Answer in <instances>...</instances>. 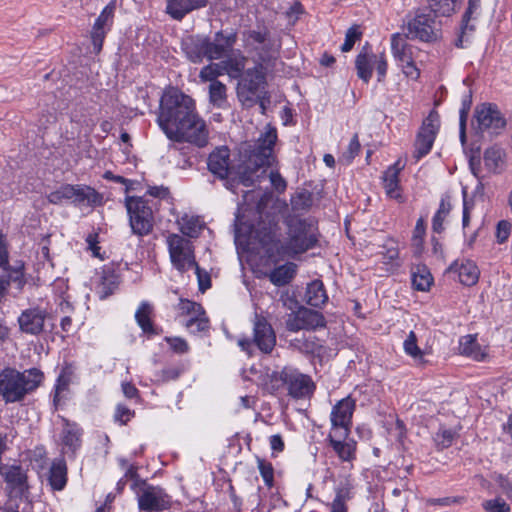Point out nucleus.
<instances>
[{
    "mask_svg": "<svg viewBox=\"0 0 512 512\" xmlns=\"http://www.w3.org/2000/svg\"><path fill=\"white\" fill-rule=\"evenodd\" d=\"M276 141V128L267 125L266 131L255 142L242 143L239 150L240 164L235 169V177L230 178L234 169L230 166V150L227 146L218 147L210 153L208 170L217 178L225 180V187L229 190H234L238 184L250 187L273 165Z\"/></svg>",
    "mask_w": 512,
    "mask_h": 512,
    "instance_id": "1",
    "label": "nucleus"
},
{
    "mask_svg": "<svg viewBox=\"0 0 512 512\" xmlns=\"http://www.w3.org/2000/svg\"><path fill=\"white\" fill-rule=\"evenodd\" d=\"M157 123L171 141L199 148L208 144L209 132L196 112L195 101L177 88L171 87L161 96Z\"/></svg>",
    "mask_w": 512,
    "mask_h": 512,
    "instance_id": "2",
    "label": "nucleus"
},
{
    "mask_svg": "<svg viewBox=\"0 0 512 512\" xmlns=\"http://www.w3.org/2000/svg\"><path fill=\"white\" fill-rule=\"evenodd\" d=\"M44 374L37 368L19 371L6 367L0 371V399L6 404L21 402L42 383Z\"/></svg>",
    "mask_w": 512,
    "mask_h": 512,
    "instance_id": "3",
    "label": "nucleus"
},
{
    "mask_svg": "<svg viewBox=\"0 0 512 512\" xmlns=\"http://www.w3.org/2000/svg\"><path fill=\"white\" fill-rule=\"evenodd\" d=\"M266 77L262 65L245 70L239 79L236 94L242 107L250 109L256 105L259 94L265 92Z\"/></svg>",
    "mask_w": 512,
    "mask_h": 512,
    "instance_id": "4",
    "label": "nucleus"
},
{
    "mask_svg": "<svg viewBox=\"0 0 512 512\" xmlns=\"http://www.w3.org/2000/svg\"><path fill=\"white\" fill-rule=\"evenodd\" d=\"M125 207L132 233L140 237L150 234L154 226V216L148 201L143 197L127 196Z\"/></svg>",
    "mask_w": 512,
    "mask_h": 512,
    "instance_id": "5",
    "label": "nucleus"
},
{
    "mask_svg": "<svg viewBox=\"0 0 512 512\" xmlns=\"http://www.w3.org/2000/svg\"><path fill=\"white\" fill-rule=\"evenodd\" d=\"M47 199L55 205L62 203L63 200H71L76 205L86 203L89 206H97L102 204L103 196L90 186L64 184L51 192Z\"/></svg>",
    "mask_w": 512,
    "mask_h": 512,
    "instance_id": "6",
    "label": "nucleus"
},
{
    "mask_svg": "<svg viewBox=\"0 0 512 512\" xmlns=\"http://www.w3.org/2000/svg\"><path fill=\"white\" fill-rule=\"evenodd\" d=\"M272 381H280L286 386L288 395L294 399H302L310 396L315 385L312 379L298 370L285 367L280 372H273Z\"/></svg>",
    "mask_w": 512,
    "mask_h": 512,
    "instance_id": "7",
    "label": "nucleus"
},
{
    "mask_svg": "<svg viewBox=\"0 0 512 512\" xmlns=\"http://www.w3.org/2000/svg\"><path fill=\"white\" fill-rule=\"evenodd\" d=\"M435 14L419 9L415 17L407 24L406 38L418 39L423 42H433L439 38Z\"/></svg>",
    "mask_w": 512,
    "mask_h": 512,
    "instance_id": "8",
    "label": "nucleus"
},
{
    "mask_svg": "<svg viewBox=\"0 0 512 512\" xmlns=\"http://www.w3.org/2000/svg\"><path fill=\"white\" fill-rule=\"evenodd\" d=\"M171 262L180 272H185L196 265L192 244L178 234H171L167 239Z\"/></svg>",
    "mask_w": 512,
    "mask_h": 512,
    "instance_id": "9",
    "label": "nucleus"
},
{
    "mask_svg": "<svg viewBox=\"0 0 512 512\" xmlns=\"http://www.w3.org/2000/svg\"><path fill=\"white\" fill-rule=\"evenodd\" d=\"M439 127L440 116L436 110H431L429 115L423 120L416 136L414 157L417 160L430 152L439 131Z\"/></svg>",
    "mask_w": 512,
    "mask_h": 512,
    "instance_id": "10",
    "label": "nucleus"
},
{
    "mask_svg": "<svg viewBox=\"0 0 512 512\" xmlns=\"http://www.w3.org/2000/svg\"><path fill=\"white\" fill-rule=\"evenodd\" d=\"M312 226L305 219H299L289 225V241L287 248L294 254L304 253L317 243L316 235L311 232Z\"/></svg>",
    "mask_w": 512,
    "mask_h": 512,
    "instance_id": "11",
    "label": "nucleus"
},
{
    "mask_svg": "<svg viewBox=\"0 0 512 512\" xmlns=\"http://www.w3.org/2000/svg\"><path fill=\"white\" fill-rule=\"evenodd\" d=\"M355 407V400L351 396L341 399L333 406L331 411V431L339 432V438H348Z\"/></svg>",
    "mask_w": 512,
    "mask_h": 512,
    "instance_id": "12",
    "label": "nucleus"
},
{
    "mask_svg": "<svg viewBox=\"0 0 512 512\" xmlns=\"http://www.w3.org/2000/svg\"><path fill=\"white\" fill-rule=\"evenodd\" d=\"M475 118L478 129L490 134H498L506 125V120L498 109L497 105L484 103L475 109Z\"/></svg>",
    "mask_w": 512,
    "mask_h": 512,
    "instance_id": "13",
    "label": "nucleus"
},
{
    "mask_svg": "<svg viewBox=\"0 0 512 512\" xmlns=\"http://www.w3.org/2000/svg\"><path fill=\"white\" fill-rule=\"evenodd\" d=\"M48 316L47 310L39 306L23 310L17 319L20 332L32 336L42 334Z\"/></svg>",
    "mask_w": 512,
    "mask_h": 512,
    "instance_id": "14",
    "label": "nucleus"
},
{
    "mask_svg": "<svg viewBox=\"0 0 512 512\" xmlns=\"http://www.w3.org/2000/svg\"><path fill=\"white\" fill-rule=\"evenodd\" d=\"M116 4L114 1L110 2L100 13L96 19L91 30V41L93 50L96 54L100 53L103 47V42L108 31H110L114 22V13Z\"/></svg>",
    "mask_w": 512,
    "mask_h": 512,
    "instance_id": "15",
    "label": "nucleus"
},
{
    "mask_svg": "<svg viewBox=\"0 0 512 512\" xmlns=\"http://www.w3.org/2000/svg\"><path fill=\"white\" fill-rule=\"evenodd\" d=\"M171 498L160 487L146 486L138 498L140 510L159 512L171 507Z\"/></svg>",
    "mask_w": 512,
    "mask_h": 512,
    "instance_id": "16",
    "label": "nucleus"
},
{
    "mask_svg": "<svg viewBox=\"0 0 512 512\" xmlns=\"http://www.w3.org/2000/svg\"><path fill=\"white\" fill-rule=\"evenodd\" d=\"M253 342L264 354H270L276 345V335L271 324L259 315L254 320Z\"/></svg>",
    "mask_w": 512,
    "mask_h": 512,
    "instance_id": "17",
    "label": "nucleus"
},
{
    "mask_svg": "<svg viewBox=\"0 0 512 512\" xmlns=\"http://www.w3.org/2000/svg\"><path fill=\"white\" fill-rule=\"evenodd\" d=\"M237 42V33L231 30H220L209 38L210 61L227 56Z\"/></svg>",
    "mask_w": 512,
    "mask_h": 512,
    "instance_id": "18",
    "label": "nucleus"
},
{
    "mask_svg": "<svg viewBox=\"0 0 512 512\" xmlns=\"http://www.w3.org/2000/svg\"><path fill=\"white\" fill-rule=\"evenodd\" d=\"M182 49L193 63H201L204 58L210 60L209 37L190 35L183 39Z\"/></svg>",
    "mask_w": 512,
    "mask_h": 512,
    "instance_id": "19",
    "label": "nucleus"
},
{
    "mask_svg": "<svg viewBox=\"0 0 512 512\" xmlns=\"http://www.w3.org/2000/svg\"><path fill=\"white\" fill-rule=\"evenodd\" d=\"M208 0H167L166 13L174 20L181 21L187 14L203 8Z\"/></svg>",
    "mask_w": 512,
    "mask_h": 512,
    "instance_id": "20",
    "label": "nucleus"
},
{
    "mask_svg": "<svg viewBox=\"0 0 512 512\" xmlns=\"http://www.w3.org/2000/svg\"><path fill=\"white\" fill-rule=\"evenodd\" d=\"M339 432L331 431L327 437L329 445L333 448L340 460L351 462L356 457V442L346 441L347 438H339Z\"/></svg>",
    "mask_w": 512,
    "mask_h": 512,
    "instance_id": "21",
    "label": "nucleus"
},
{
    "mask_svg": "<svg viewBox=\"0 0 512 512\" xmlns=\"http://www.w3.org/2000/svg\"><path fill=\"white\" fill-rule=\"evenodd\" d=\"M120 284V276L112 266H104L101 273V279L96 287L100 299H106L111 296Z\"/></svg>",
    "mask_w": 512,
    "mask_h": 512,
    "instance_id": "22",
    "label": "nucleus"
},
{
    "mask_svg": "<svg viewBox=\"0 0 512 512\" xmlns=\"http://www.w3.org/2000/svg\"><path fill=\"white\" fill-rule=\"evenodd\" d=\"M406 39L405 35L402 36L399 33L393 34L391 37L393 56L401 66L409 62L411 63L414 60V53L416 51V48L408 44Z\"/></svg>",
    "mask_w": 512,
    "mask_h": 512,
    "instance_id": "23",
    "label": "nucleus"
},
{
    "mask_svg": "<svg viewBox=\"0 0 512 512\" xmlns=\"http://www.w3.org/2000/svg\"><path fill=\"white\" fill-rule=\"evenodd\" d=\"M154 314L153 306L144 301L138 307L135 313V320L142 332L147 336L159 335L161 333V329H158L152 320V316Z\"/></svg>",
    "mask_w": 512,
    "mask_h": 512,
    "instance_id": "24",
    "label": "nucleus"
},
{
    "mask_svg": "<svg viewBox=\"0 0 512 512\" xmlns=\"http://www.w3.org/2000/svg\"><path fill=\"white\" fill-rule=\"evenodd\" d=\"M64 427L62 430V443L64 449H67L74 456L76 451L80 448L82 440V429L68 419L63 418Z\"/></svg>",
    "mask_w": 512,
    "mask_h": 512,
    "instance_id": "25",
    "label": "nucleus"
},
{
    "mask_svg": "<svg viewBox=\"0 0 512 512\" xmlns=\"http://www.w3.org/2000/svg\"><path fill=\"white\" fill-rule=\"evenodd\" d=\"M377 55H369L367 52V45L363 47L362 51L357 55L355 60V67L357 70V76L368 83L372 77L374 59Z\"/></svg>",
    "mask_w": 512,
    "mask_h": 512,
    "instance_id": "26",
    "label": "nucleus"
},
{
    "mask_svg": "<svg viewBox=\"0 0 512 512\" xmlns=\"http://www.w3.org/2000/svg\"><path fill=\"white\" fill-rule=\"evenodd\" d=\"M449 270L457 272L459 281L466 286L475 285L479 278L478 267L472 261H466L461 265L453 263L449 267Z\"/></svg>",
    "mask_w": 512,
    "mask_h": 512,
    "instance_id": "27",
    "label": "nucleus"
},
{
    "mask_svg": "<svg viewBox=\"0 0 512 512\" xmlns=\"http://www.w3.org/2000/svg\"><path fill=\"white\" fill-rule=\"evenodd\" d=\"M399 162L390 166L384 173L383 182L386 194L390 198L401 199L402 196L399 193V172L402 167H399Z\"/></svg>",
    "mask_w": 512,
    "mask_h": 512,
    "instance_id": "28",
    "label": "nucleus"
},
{
    "mask_svg": "<svg viewBox=\"0 0 512 512\" xmlns=\"http://www.w3.org/2000/svg\"><path fill=\"white\" fill-rule=\"evenodd\" d=\"M305 300L312 307H320L327 302L328 296L322 281L314 280L308 284Z\"/></svg>",
    "mask_w": 512,
    "mask_h": 512,
    "instance_id": "29",
    "label": "nucleus"
},
{
    "mask_svg": "<svg viewBox=\"0 0 512 512\" xmlns=\"http://www.w3.org/2000/svg\"><path fill=\"white\" fill-rule=\"evenodd\" d=\"M5 482L12 488L18 489L21 493H23L27 488V475L21 468V466L13 465L10 466L3 473Z\"/></svg>",
    "mask_w": 512,
    "mask_h": 512,
    "instance_id": "30",
    "label": "nucleus"
},
{
    "mask_svg": "<svg viewBox=\"0 0 512 512\" xmlns=\"http://www.w3.org/2000/svg\"><path fill=\"white\" fill-rule=\"evenodd\" d=\"M49 484L53 490H63L67 483V467L64 461L53 462L49 471Z\"/></svg>",
    "mask_w": 512,
    "mask_h": 512,
    "instance_id": "31",
    "label": "nucleus"
},
{
    "mask_svg": "<svg viewBox=\"0 0 512 512\" xmlns=\"http://www.w3.org/2000/svg\"><path fill=\"white\" fill-rule=\"evenodd\" d=\"M303 330H316L326 326L324 315L316 310L300 307Z\"/></svg>",
    "mask_w": 512,
    "mask_h": 512,
    "instance_id": "32",
    "label": "nucleus"
},
{
    "mask_svg": "<svg viewBox=\"0 0 512 512\" xmlns=\"http://www.w3.org/2000/svg\"><path fill=\"white\" fill-rule=\"evenodd\" d=\"M269 256L274 254V248L279 251L278 240L276 239V232L273 226H264L256 230L255 236Z\"/></svg>",
    "mask_w": 512,
    "mask_h": 512,
    "instance_id": "33",
    "label": "nucleus"
},
{
    "mask_svg": "<svg viewBox=\"0 0 512 512\" xmlns=\"http://www.w3.org/2000/svg\"><path fill=\"white\" fill-rule=\"evenodd\" d=\"M459 350L462 355L472 357L477 361H481L485 356L476 337L472 335H466L460 339Z\"/></svg>",
    "mask_w": 512,
    "mask_h": 512,
    "instance_id": "34",
    "label": "nucleus"
},
{
    "mask_svg": "<svg viewBox=\"0 0 512 512\" xmlns=\"http://www.w3.org/2000/svg\"><path fill=\"white\" fill-rule=\"evenodd\" d=\"M295 274V265L293 263L276 267L269 275L270 281L276 286L288 284Z\"/></svg>",
    "mask_w": 512,
    "mask_h": 512,
    "instance_id": "35",
    "label": "nucleus"
},
{
    "mask_svg": "<svg viewBox=\"0 0 512 512\" xmlns=\"http://www.w3.org/2000/svg\"><path fill=\"white\" fill-rule=\"evenodd\" d=\"M433 283V277L425 266H417L412 272V285L418 291H427Z\"/></svg>",
    "mask_w": 512,
    "mask_h": 512,
    "instance_id": "36",
    "label": "nucleus"
},
{
    "mask_svg": "<svg viewBox=\"0 0 512 512\" xmlns=\"http://www.w3.org/2000/svg\"><path fill=\"white\" fill-rule=\"evenodd\" d=\"M451 208L449 196L442 197L439 208L432 219V229L435 233H441L444 230L443 223Z\"/></svg>",
    "mask_w": 512,
    "mask_h": 512,
    "instance_id": "37",
    "label": "nucleus"
},
{
    "mask_svg": "<svg viewBox=\"0 0 512 512\" xmlns=\"http://www.w3.org/2000/svg\"><path fill=\"white\" fill-rule=\"evenodd\" d=\"M225 65V73L231 78L240 79L245 72L246 58L241 57H228L222 61Z\"/></svg>",
    "mask_w": 512,
    "mask_h": 512,
    "instance_id": "38",
    "label": "nucleus"
},
{
    "mask_svg": "<svg viewBox=\"0 0 512 512\" xmlns=\"http://www.w3.org/2000/svg\"><path fill=\"white\" fill-rule=\"evenodd\" d=\"M455 0H427L428 10L435 16H450L455 11Z\"/></svg>",
    "mask_w": 512,
    "mask_h": 512,
    "instance_id": "39",
    "label": "nucleus"
},
{
    "mask_svg": "<svg viewBox=\"0 0 512 512\" xmlns=\"http://www.w3.org/2000/svg\"><path fill=\"white\" fill-rule=\"evenodd\" d=\"M485 166L492 172H498L503 165V151L497 147L486 149L484 153Z\"/></svg>",
    "mask_w": 512,
    "mask_h": 512,
    "instance_id": "40",
    "label": "nucleus"
},
{
    "mask_svg": "<svg viewBox=\"0 0 512 512\" xmlns=\"http://www.w3.org/2000/svg\"><path fill=\"white\" fill-rule=\"evenodd\" d=\"M224 74H225V65L221 61L219 63H210V64L204 66L199 73V78L203 82L209 81L212 83L214 81H218L217 77L224 75Z\"/></svg>",
    "mask_w": 512,
    "mask_h": 512,
    "instance_id": "41",
    "label": "nucleus"
},
{
    "mask_svg": "<svg viewBox=\"0 0 512 512\" xmlns=\"http://www.w3.org/2000/svg\"><path fill=\"white\" fill-rule=\"evenodd\" d=\"M227 88L225 84L220 81H214L209 85V100L210 102L217 107H222L226 101Z\"/></svg>",
    "mask_w": 512,
    "mask_h": 512,
    "instance_id": "42",
    "label": "nucleus"
},
{
    "mask_svg": "<svg viewBox=\"0 0 512 512\" xmlns=\"http://www.w3.org/2000/svg\"><path fill=\"white\" fill-rule=\"evenodd\" d=\"M203 228V224L201 223L199 217H188L185 216L182 218L181 223V232L191 238L198 237L200 231Z\"/></svg>",
    "mask_w": 512,
    "mask_h": 512,
    "instance_id": "43",
    "label": "nucleus"
},
{
    "mask_svg": "<svg viewBox=\"0 0 512 512\" xmlns=\"http://www.w3.org/2000/svg\"><path fill=\"white\" fill-rule=\"evenodd\" d=\"M312 196L311 193L304 190L296 193L291 198V206L294 211H304L311 207Z\"/></svg>",
    "mask_w": 512,
    "mask_h": 512,
    "instance_id": "44",
    "label": "nucleus"
},
{
    "mask_svg": "<svg viewBox=\"0 0 512 512\" xmlns=\"http://www.w3.org/2000/svg\"><path fill=\"white\" fill-rule=\"evenodd\" d=\"M187 329H189L192 333H198L207 331L209 329V320L204 315H196L192 316L185 323Z\"/></svg>",
    "mask_w": 512,
    "mask_h": 512,
    "instance_id": "45",
    "label": "nucleus"
},
{
    "mask_svg": "<svg viewBox=\"0 0 512 512\" xmlns=\"http://www.w3.org/2000/svg\"><path fill=\"white\" fill-rule=\"evenodd\" d=\"M259 472L267 487L271 488L274 484V468L272 464L264 459L257 458Z\"/></svg>",
    "mask_w": 512,
    "mask_h": 512,
    "instance_id": "46",
    "label": "nucleus"
},
{
    "mask_svg": "<svg viewBox=\"0 0 512 512\" xmlns=\"http://www.w3.org/2000/svg\"><path fill=\"white\" fill-rule=\"evenodd\" d=\"M404 350L414 359H422L423 357V352L417 345V336L413 331L409 333L408 337L404 341Z\"/></svg>",
    "mask_w": 512,
    "mask_h": 512,
    "instance_id": "47",
    "label": "nucleus"
},
{
    "mask_svg": "<svg viewBox=\"0 0 512 512\" xmlns=\"http://www.w3.org/2000/svg\"><path fill=\"white\" fill-rule=\"evenodd\" d=\"M486 512H510V506L502 498L486 500L482 504Z\"/></svg>",
    "mask_w": 512,
    "mask_h": 512,
    "instance_id": "48",
    "label": "nucleus"
},
{
    "mask_svg": "<svg viewBox=\"0 0 512 512\" xmlns=\"http://www.w3.org/2000/svg\"><path fill=\"white\" fill-rule=\"evenodd\" d=\"M361 36L362 32L359 31L358 26L355 25L350 27L346 32L345 41L341 47V50L343 52H349L353 48L355 42L359 40Z\"/></svg>",
    "mask_w": 512,
    "mask_h": 512,
    "instance_id": "49",
    "label": "nucleus"
},
{
    "mask_svg": "<svg viewBox=\"0 0 512 512\" xmlns=\"http://www.w3.org/2000/svg\"><path fill=\"white\" fill-rule=\"evenodd\" d=\"M179 309L181 310V312L183 314L192 315V316L205 314L203 307L199 303H196V302H193L190 300H186V299L185 300L181 299L180 304H179Z\"/></svg>",
    "mask_w": 512,
    "mask_h": 512,
    "instance_id": "50",
    "label": "nucleus"
},
{
    "mask_svg": "<svg viewBox=\"0 0 512 512\" xmlns=\"http://www.w3.org/2000/svg\"><path fill=\"white\" fill-rule=\"evenodd\" d=\"M8 275L4 277L6 281H8V287L10 286V283H16L19 289H22L25 285V279H24V273H23V265L13 268V269H7Z\"/></svg>",
    "mask_w": 512,
    "mask_h": 512,
    "instance_id": "51",
    "label": "nucleus"
},
{
    "mask_svg": "<svg viewBox=\"0 0 512 512\" xmlns=\"http://www.w3.org/2000/svg\"><path fill=\"white\" fill-rule=\"evenodd\" d=\"M351 490H352V485L350 484L349 481H345V482L341 483L335 489L336 495H335V498L333 501L346 504V502L352 498Z\"/></svg>",
    "mask_w": 512,
    "mask_h": 512,
    "instance_id": "52",
    "label": "nucleus"
},
{
    "mask_svg": "<svg viewBox=\"0 0 512 512\" xmlns=\"http://www.w3.org/2000/svg\"><path fill=\"white\" fill-rule=\"evenodd\" d=\"M480 0H469L468 7L462 17V33L465 34L468 30L473 31L474 27L469 26L471 14L478 9Z\"/></svg>",
    "mask_w": 512,
    "mask_h": 512,
    "instance_id": "53",
    "label": "nucleus"
},
{
    "mask_svg": "<svg viewBox=\"0 0 512 512\" xmlns=\"http://www.w3.org/2000/svg\"><path fill=\"white\" fill-rule=\"evenodd\" d=\"M379 254H381L383 258L388 262L397 259L399 256L397 243L392 239L387 240L386 243L382 246V250L379 252Z\"/></svg>",
    "mask_w": 512,
    "mask_h": 512,
    "instance_id": "54",
    "label": "nucleus"
},
{
    "mask_svg": "<svg viewBox=\"0 0 512 512\" xmlns=\"http://www.w3.org/2000/svg\"><path fill=\"white\" fill-rule=\"evenodd\" d=\"M512 225L507 220H501L496 226V239L499 244L505 243L511 233Z\"/></svg>",
    "mask_w": 512,
    "mask_h": 512,
    "instance_id": "55",
    "label": "nucleus"
},
{
    "mask_svg": "<svg viewBox=\"0 0 512 512\" xmlns=\"http://www.w3.org/2000/svg\"><path fill=\"white\" fill-rule=\"evenodd\" d=\"M193 267L197 275L199 290L203 293L211 287V277L209 273L201 269L197 263Z\"/></svg>",
    "mask_w": 512,
    "mask_h": 512,
    "instance_id": "56",
    "label": "nucleus"
},
{
    "mask_svg": "<svg viewBox=\"0 0 512 512\" xmlns=\"http://www.w3.org/2000/svg\"><path fill=\"white\" fill-rule=\"evenodd\" d=\"M426 225L423 218H419L413 231L412 244L413 246L420 248L423 243V237L425 235Z\"/></svg>",
    "mask_w": 512,
    "mask_h": 512,
    "instance_id": "57",
    "label": "nucleus"
},
{
    "mask_svg": "<svg viewBox=\"0 0 512 512\" xmlns=\"http://www.w3.org/2000/svg\"><path fill=\"white\" fill-rule=\"evenodd\" d=\"M465 498L461 496L455 497H444V498H429L426 500V504L430 506H450L452 504H462Z\"/></svg>",
    "mask_w": 512,
    "mask_h": 512,
    "instance_id": "58",
    "label": "nucleus"
},
{
    "mask_svg": "<svg viewBox=\"0 0 512 512\" xmlns=\"http://www.w3.org/2000/svg\"><path fill=\"white\" fill-rule=\"evenodd\" d=\"M285 324H286V329L288 331L297 332L299 330H303L300 309L296 313L289 314Z\"/></svg>",
    "mask_w": 512,
    "mask_h": 512,
    "instance_id": "59",
    "label": "nucleus"
},
{
    "mask_svg": "<svg viewBox=\"0 0 512 512\" xmlns=\"http://www.w3.org/2000/svg\"><path fill=\"white\" fill-rule=\"evenodd\" d=\"M454 439V433L451 430H441L436 434L435 441L441 449L451 446Z\"/></svg>",
    "mask_w": 512,
    "mask_h": 512,
    "instance_id": "60",
    "label": "nucleus"
},
{
    "mask_svg": "<svg viewBox=\"0 0 512 512\" xmlns=\"http://www.w3.org/2000/svg\"><path fill=\"white\" fill-rule=\"evenodd\" d=\"M165 341L170 345L175 353L183 354L188 352L189 346L187 342L179 337H166Z\"/></svg>",
    "mask_w": 512,
    "mask_h": 512,
    "instance_id": "61",
    "label": "nucleus"
},
{
    "mask_svg": "<svg viewBox=\"0 0 512 512\" xmlns=\"http://www.w3.org/2000/svg\"><path fill=\"white\" fill-rule=\"evenodd\" d=\"M361 148L358 135L355 134L348 146L347 151L343 154V157L347 160V162H351L359 153Z\"/></svg>",
    "mask_w": 512,
    "mask_h": 512,
    "instance_id": "62",
    "label": "nucleus"
},
{
    "mask_svg": "<svg viewBox=\"0 0 512 512\" xmlns=\"http://www.w3.org/2000/svg\"><path fill=\"white\" fill-rule=\"evenodd\" d=\"M247 38L254 43L264 44L269 38V31L266 28L262 30H250L247 33Z\"/></svg>",
    "mask_w": 512,
    "mask_h": 512,
    "instance_id": "63",
    "label": "nucleus"
},
{
    "mask_svg": "<svg viewBox=\"0 0 512 512\" xmlns=\"http://www.w3.org/2000/svg\"><path fill=\"white\" fill-rule=\"evenodd\" d=\"M134 415V412L129 408L123 405H118L115 413V420L120 422L121 424H126L131 417Z\"/></svg>",
    "mask_w": 512,
    "mask_h": 512,
    "instance_id": "64",
    "label": "nucleus"
}]
</instances>
